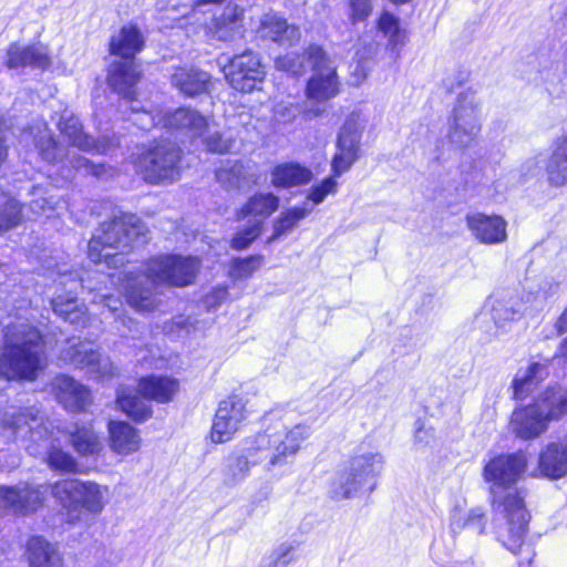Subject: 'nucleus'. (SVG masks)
Returning a JSON list of instances; mask_svg holds the SVG:
<instances>
[{
	"instance_id": "2eb2a0df",
	"label": "nucleus",
	"mask_w": 567,
	"mask_h": 567,
	"mask_svg": "<svg viewBox=\"0 0 567 567\" xmlns=\"http://www.w3.org/2000/svg\"><path fill=\"white\" fill-rule=\"evenodd\" d=\"M34 143L39 150L41 157L48 163L68 162L74 169H83L85 173L92 174L99 178L106 174V167L103 164H94L82 155L63 154L62 147L55 142L51 131L47 124L43 130L39 128V133L34 136Z\"/></svg>"
},
{
	"instance_id": "4d7b16f0",
	"label": "nucleus",
	"mask_w": 567,
	"mask_h": 567,
	"mask_svg": "<svg viewBox=\"0 0 567 567\" xmlns=\"http://www.w3.org/2000/svg\"><path fill=\"white\" fill-rule=\"evenodd\" d=\"M300 114V107L293 103H279L275 109L276 117L285 123L293 121Z\"/></svg>"
},
{
	"instance_id": "b1692460",
	"label": "nucleus",
	"mask_w": 567,
	"mask_h": 567,
	"mask_svg": "<svg viewBox=\"0 0 567 567\" xmlns=\"http://www.w3.org/2000/svg\"><path fill=\"white\" fill-rule=\"evenodd\" d=\"M165 127L179 131L189 138L202 137L208 131V122L199 112L181 107L173 113H167Z\"/></svg>"
},
{
	"instance_id": "58836bf2",
	"label": "nucleus",
	"mask_w": 567,
	"mask_h": 567,
	"mask_svg": "<svg viewBox=\"0 0 567 567\" xmlns=\"http://www.w3.org/2000/svg\"><path fill=\"white\" fill-rule=\"evenodd\" d=\"M312 210V206L308 202L301 207H291L280 213V215L272 223V235L268 238L267 243H274L280 237L291 233L298 223L308 216Z\"/></svg>"
},
{
	"instance_id": "37998d69",
	"label": "nucleus",
	"mask_w": 567,
	"mask_h": 567,
	"mask_svg": "<svg viewBox=\"0 0 567 567\" xmlns=\"http://www.w3.org/2000/svg\"><path fill=\"white\" fill-rule=\"evenodd\" d=\"M116 402L127 416L137 422H143L152 415L151 405L126 388L118 390Z\"/></svg>"
},
{
	"instance_id": "f03ea898",
	"label": "nucleus",
	"mask_w": 567,
	"mask_h": 567,
	"mask_svg": "<svg viewBox=\"0 0 567 567\" xmlns=\"http://www.w3.org/2000/svg\"><path fill=\"white\" fill-rule=\"evenodd\" d=\"M311 430L306 424L288 429L286 423L277 420L264 432L258 433L241 452L231 453L224 467V481L237 484L245 480L251 465L267 462L268 468L280 466L297 454L300 445L310 436Z\"/></svg>"
},
{
	"instance_id": "49530a36",
	"label": "nucleus",
	"mask_w": 567,
	"mask_h": 567,
	"mask_svg": "<svg viewBox=\"0 0 567 567\" xmlns=\"http://www.w3.org/2000/svg\"><path fill=\"white\" fill-rule=\"evenodd\" d=\"M262 259L260 255L234 259L229 270L230 277L235 280L249 278L261 267Z\"/></svg>"
},
{
	"instance_id": "c9c22d12",
	"label": "nucleus",
	"mask_w": 567,
	"mask_h": 567,
	"mask_svg": "<svg viewBox=\"0 0 567 567\" xmlns=\"http://www.w3.org/2000/svg\"><path fill=\"white\" fill-rule=\"evenodd\" d=\"M271 184L278 188H291L308 184L312 173L298 163H284L275 166L270 173Z\"/></svg>"
},
{
	"instance_id": "4be33fe9",
	"label": "nucleus",
	"mask_w": 567,
	"mask_h": 567,
	"mask_svg": "<svg viewBox=\"0 0 567 567\" xmlns=\"http://www.w3.org/2000/svg\"><path fill=\"white\" fill-rule=\"evenodd\" d=\"M513 433L523 440H533L544 434L548 429V421L537 405L528 404L516 408L511 417Z\"/></svg>"
},
{
	"instance_id": "f704fd0d",
	"label": "nucleus",
	"mask_w": 567,
	"mask_h": 567,
	"mask_svg": "<svg viewBox=\"0 0 567 567\" xmlns=\"http://www.w3.org/2000/svg\"><path fill=\"white\" fill-rule=\"evenodd\" d=\"M534 404L542 410L548 423L559 420L567 414V390L557 384L548 386Z\"/></svg>"
},
{
	"instance_id": "f8f14e48",
	"label": "nucleus",
	"mask_w": 567,
	"mask_h": 567,
	"mask_svg": "<svg viewBox=\"0 0 567 567\" xmlns=\"http://www.w3.org/2000/svg\"><path fill=\"white\" fill-rule=\"evenodd\" d=\"M60 359L75 368L85 370L86 374L95 380H102L113 374L114 367L109 358H104L87 341H68L61 351Z\"/></svg>"
},
{
	"instance_id": "1a4fd4ad",
	"label": "nucleus",
	"mask_w": 567,
	"mask_h": 567,
	"mask_svg": "<svg viewBox=\"0 0 567 567\" xmlns=\"http://www.w3.org/2000/svg\"><path fill=\"white\" fill-rule=\"evenodd\" d=\"M482 130L481 103L475 93L461 92L447 120V138L456 148L472 147Z\"/></svg>"
},
{
	"instance_id": "39448f33",
	"label": "nucleus",
	"mask_w": 567,
	"mask_h": 567,
	"mask_svg": "<svg viewBox=\"0 0 567 567\" xmlns=\"http://www.w3.org/2000/svg\"><path fill=\"white\" fill-rule=\"evenodd\" d=\"M144 223L133 214H121L103 221L93 234L87 255L94 264L104 261L117 268L125 264L124 250L147 243Z\"/></svg>"
},
{
	"instance_id": "774afa93",
	"label": "nucleus",
	"mask_w": 567,
	"mask_h": 567,
	"mask_svg": "<svg viewBox=\"0 0 567 567\" xmlns=\"http://www.w3.org/2000/svg\"><path fill=\"white\" fill-rule=\"evenodd\" d=\"M443 84L444 86L446 87V90L449 91H452L454 89V83L453 82H450V78H446L444 81H443Z\"/></svg>"
},
{
	"instance_id": "9b49d317",
	"label": "nucleus",
	"mask_w": 567,
	"mask_h": 567,
	"mask_svg": "<svg viewBox=\"0 0 567 567\" xmlns=\"http://www.w3.org/2000/svg\"><path fill=\"white\" fill-rule=\"evenodd\" d=\"M181 148L167 141L142 153L137 159V169L151 184L174 182L179 177Z\"/></svg>"
},
{
	"instance_id": "13d9d810",
	"label": "nucleus",
	"mask_w": 567,
	"mask_h": 567,
	"mask_svg": "<svg viewBox=\"0 0 567 567\" xmlns=\"http://www.w3.org/2000/svg\"><path fill=\"white\" fill-rule=\"evenodd\" d=\"M468 523V511H462L461 508H455L451 514V523L450 527L454 535L461 533L463 529L467 528Z\"/></svg>"
},
{
	"instance_id": "7ed1b4c3",
	"label": "nucleus",
	"mask_w": 567,
	"mask_h": 567,
	"mask_svg": "<svg viewBox=\"0 0 567 567\" xmlns=\"http://www.w3.org/2000/svg\"><path fill=\"white\" fill-rule=\"evenodd\" d=\"M31 440L25 446L29 454L43 456L48 466L60 473H75V458L63 451L58 439L52 436L39 409L8 408L0 411V440L3 443H17Z\"/></svg>"
},
{
	"instance_id": "0eeeda50",
	"label": "nucleus",
	"mask_w": 567,
	"mask_h": 567,
	"mask_svg": "<svg viewBox=\"0 0 567 567\" xmlns=\"http://www.w3.org/2000/svg\"><path fill=\"white\" fill-rule=\"evenodd\" d=\"M307 63L312 75L306 86L305 113L312 118L322 115L326 111L324 103L339 94L340 82L333 61L321 47L309 48Z\"/></svg>"
},
{
	"instance_id": "20e7f679",
	"label": "nucleus",
	"mask_w": 567,
	"mask_h": 567,
	"mask_svg": "<svg viewBox=\"0 0 567 567\" xmlns=\"http://www.w3.org/2000/svg\"><path fill=\"white\" fill-rule=\"evenodd\" d=\"M41 339L39 330L27 323L8 326L0 355V378L35 380L45 365Z\"/></svg>"
},
{
	"instance_id": "de8ad7c7",
	"label": "nucleus",
	"mask_w": 567,
	"mask_h": 567,
	"mask_svg": "<svg viewBox=\"0 0 567 567\" xmlns=\"http://www.w3.org/2000/svg\"><path fill=\"white\" fill-rule=\"evenodd\" d=\"M21 221V205L18 200L10 198L0 205V233L18 226Z\"/></svg>"
},
{
	"instance_id": "f3484780",
	"label": "nucleus",
	"mask_w": 567,
	"mask_h": 567,
	"mask_svg": "<svg viewBox=\"0 0 567 567\" xmlns=\"http://www.w3.org/2000/svg\"><path fill=\"white\" fill-rule=\"evenodd\" d=\"M58 128L62 137L71 146L83 152L106 154L117 145L114 138L110 140L104 136L99 141H94L91 136L84 134L79 118L68 109L62 112L58 122Z\"/></svg>"
},
{
	"instance_id": "cd10ccee",
	"label": "nucleus",
	"mask_w": 567,
	"mask_h": 567,
	"mask_svg": "<svg viewBox=\"0 0 567 567\" xmlns=\"http://www.w3.org/2000/svg\"><path fill=\"white\" fill-rule=\"evenodd\" d=\"M145 282L143 279H134L126 285L125 297L127 303L138 312H152L158 306V299L154 291V286L147 277Z\"/></svg>"
},
{
	"instance_id": "8fccbe9b",
	"label": "nucleus",
	"mask_w": 567,
	"mask_h": 567,
	"mask_svg": "<svg viewBox=\"0 0 567 567\" xmlns=\"http://www.w3.org/2000/svg\"><path fill=\"white\" fill-rule=\"evenodd\" d=\"M207 136L204 138V144L206 148L212 153H227L234 147L235 141L231 137L224 136L219 132H210L208 127Z\"/></svg>"
},
{
	"instance_id": "dca6fc26",
	"label": "nucleus",
	"mask_w": 567,
	"mask_h": 567,
	"mask_svg": "<svg viewBox=\"0 0 567 567\" xmlns=\"http://www.w3.org/2000/svg\"><path fill=\"white\" fill-rule=\"evenodd\" d=\"M362 128L363 125L360 115L351 113L341 127L337 141L338 151L332 159L334 176H340L349 171L357 161Z\"/></svg>"
},
{
	"instance_id": "603ef678",
	"label": "nucleus",
	"mask_w": 567,
	"mask_h": 567,
	"mask_svg": "<svg viewBox=\"0 0 567 567\" xmlns=\"http://www.w3.org/2000/svg\"><path fill=\"white\" fill-rule=\"evenodd\" d=\"M309 51V49L307 50ZM308 52H306V56L301 58L299 55L288 53L286 55L279 56L276 60V66L279 70L290 72L295 75H298L303 72V63L307 61Z\"/></svg>"
},
{
	"instance_id": "412c9836",
	"label": "nucleus",
	"mask_w": 567,
	"mask_h": 567,
	"mask_svg": "<svg viewBox=\"0 0 567 567\" xmlns=\"http://www.w3.org/2000/svg\"><path fill=\"white\" fill-rule=\"evenodd\" d=\"M536 296L506 293L496 298L492 306V318L497 329L505 328L506 323L519 320L532 308Z\"/></svg>"
},
{
	"instance_id": "c03bdc74",
	"label": "nucleus",
	"mask_w": 567,
	"mask_h": 567,
	"mask_svg": "<svg viewBox=\"0 0 567 567\" xmlns=\"http://www.w3.org/2000/svg\"><path fill=\"white\" fill-rule=\"evenodd\" d=\"M379 30L388 38V47L392 52L399 53L406 43V33L400 27L399 19L389 12L381 14Z\"/></svg>"
},
{
	"instance_id": "6ab92c4d",
	"label": "nucleus",
	"mask_w": 567,
	"mask_h": 567,
	"mask_svg": "<svg viewBox=\"0 0 567 567\" xmlns=\"http://www.w3.org/2000/svg\"><path fill=\"white\" fill-rule=\"evenodd\" d=\"M472 236L484 245H499L507 240V221L498 215L472 213L465 218Z\"/></svg>"
},
{
	"instance_id": "72a5a7b5",
	"label": "nucleus",
	"mask_w": 567,
	"mask_h": 567,
	"mask_svg": "<svg viewBox=\"0 0 567 567\" xmlns=\"http://www.w3.org/2000/svg\"><path fill=\"white\" fill-rule=\"evenodd\" d=\"M179 389L176 379L150 375L140 380L138 392L145 398L159 403L169 402Z\"/></svg>"
},
{
	"instance_id": "864d4df0",
	"label": "nucleus",
	"mask_w": 567,
	"mask_h": 567,
	"mask_svg": "<svg viewBox=\"0 0 567 567\" xmlns=\"http://www.w3.org/2000/svg\"><path fill=\"white\" fill-rule=\"evenodd\" d=\"M261 233L259 224H251L249 227L236 234L231 239V247L237 250L246 249Z\"/></svg>"
},
{
	"instance_id": "9d476101",
	"label": "nucleus",
	"mask_w": 567,
	"mask_h": 567,
	"mask_svg": "<svg viewBox=\"0 0 567 567\" xmlns=\"http://www.w3.org/2000/svg\"><path fill=\"white\" fill-rule=\"evenodd\" d=\"M202 262L196 257L181 255H159L151 258L143 274L153 284L186 287L194 282Z\"/></svg>"
},
{
	"instance_id": "ddd939ff",
	"label": "nucleus",
	"mask_w": 567,
	"mask_h": 567,
	"mask_svg": "<svg viewBox=\"0 0 567 567\" xmlns=\"http://www.w3.org/2000/svg\"><path fill=\"white\" fill-rule=\"evenodd\" d=\"M223 71L230 86L244 93L254 91L266 74L259 56L251 50H246L228 59Z\"/></svg>"
},
{
	"instance_id": "0e129e2a",
	"label": "nucleus",
	"mask_w": 567,
	"mask_h": 567,
	"mask_svg": "<svg viewBox=\"0 0 567 567\" xmlns=\"http://www.w3.org/2000/svg\"><path fill=\"white\" fill-rule=\"evenodd\" d=\"M556 329H557L558 333H564L567 331V308L558 318V320L556 322Z\"/></svg>"
},
{
	"instance_id": "6e6d98bb",
	"label": "nucleus",
	"mask_w": 567,
	"mask_h": 567,
	"mask_svg": "<svg viewBox=\"0 0 567 567\" xmlns=\"http://www.w3.org/2000/svg\"><path fill=\"white\" fill-rule=\"evenodd\" d=\"M59 204V200L53 197H39L30 203V209L35 216L45 215L49 217Z\"/></svg>"
},
{
	"instance_id": "a18cd8bd",
	"label": "nucleus",
	"mask_w": 567,
	"mask_h": 567,
	"mask_svg": "<svg viewBox=\"0 0 567 567\" xmlns=\"http://www.w3.org/2000/svg\"><path fill=\"white\" fill-rule=\"evenodd\" d=\"M216 179L225 189H239L247 184V169L240 162H227L216 171Z\"/></svg>"
},
{
	"instance_id": "052dcab7",
	"label": "nucleus",
	"mask_w": 567,
	"mask_h": 567,
	"mask_svg": "<svg viewBox=\"0 0 567 567\" xmlns=\"http://www.w3.org/2000/svg\"><path fill=\"white\" fill-rule=\"evenodd\" d=\"M484 514L481 508H474L468 511V523L467 529L474 534L482 535L484 533Z\"/></svg>"
},
{
	"instance_id": "f257e3e1",
	"label": "nucleus",
	"mask_w": 567,
	"mask_h": 567,
	"mask_svg": "<svg viewBox=\"0 0 567 567\" xmlns=\"http://www.w3.org/2000/svg\"><path fill=\"white\" fill-rule=\"evenodd\" d=\"M526 466L527 457L523 452L502 454L486 463L483 476L491 483L497 539L513 554L526 553L529 564L534 553L528 547L523 548L529 516L515 488Z\"/></svg>"
},
{
	"instance_id": "c85d7f7f",
	"label": "nucleus",
	"mask_w": 567,
	"mask_h": 567,
	"mask_svg": "<svg viewBox=\"0 0 567 567\" xmlns=\"http://www.w3.org/2000/svg\"><path fill=\"white\" fill-rule=\"evenodd\" d=\"M110 447L120 455H130L141 447V436L136 429L123 421L109 423Z\"/></svg>"
},
{
	"instance_id": "e433bc0d",
	"label": "nucleus",
	"mask_w": 567,
	"mask_h": 567,
	"mask_svg": "<svg viewBox=\"0 0 567 567\" xmlns=\"http://www.w3.org/2000/svg\"><path fill=\"white\" fill-rule=\"evenodd\" d=\"M74 451L82 456H93L102 451V442L91 424H75L68 430Z\"/></svg>"
},
{
	"instance_id": "7c9ffc66",
	"label": "nucleus",
	"mask_w": 567,
	"mask_h": 567,
	"mask_svg": "<svg viewBox=\"0 0 567 567\" xmlns=\"http://www.w3.org/2000/svg\"><path fill=\"white\" fill-rule=\"evenodd\" d=\"M29 567H63V558L55 545L33 536L27 545Z\"/></svg>"
},
{
	"instance_id": "c756f323",
	"label": "nucleus",
	"mask_w": 567,
	"mask_h": 567,
	"mask_svg": "<svg viewBox=\"0 0 567 567\" xmlns=\"http://www.w3.org/2000/svg\"><path fill=\"white\" fill-rule=\"evenodd\" d=\"M144 47V37L134 24H127L111 38L110 51L122 59L135 60V55Z\"/></svg>"
},
{
	"instance_id": "a878e982",
	"label": "nucleus",
	"mask_w": 567,
	"mask_h": 567,
	"mask_svg": "<svg viewBox=\"0 0 567 567\" xmlns=\"http://www.w3.org/2000/svg\"><path fill=\"white\" fill-rule=\"evenodd\" d=\"M50 63L51 60L48 50L41 44L22 47L13 43L9 47L7 52L6 64L10 69L24 66L45 69Z\"/></svg>"
},
{
	"instance_id": "393cba45",
	"label": "nucleus",
	"mask_w": 567,
	"mask_h": 567,
	"mask_svg": "<svg viewBox=\"0 0 567 567\" xmlns=\"http://www.w3.org/2000/svg\"><path fill=\"white\" fill-rule=\"evenodd\" d=\"M538 468L546 477L557 480L567 473V437L551 442L540 452Z\"/></svg>"
},
{
	"instance_id": "a19ab883",
	"label": "nucleus",
	"mask_w": 567,
	"mask_h": 567,
	"mask_svg": "<svg viewBox=\"0 0 567 567\" xmlns=\"http://www.w3.org/2000/svg\"><path fill=\"white\" fill-rule=\"evenodd\" d=\"M241 14L243 10L238 6L231 2L228 3L224 13L215 20L218 40L230 41L236 37H241L243 31L239 23Z\"/></svg>"
},
{
	"instance_id": "338daca9",
	"label": "nucleus",
	"mask_w": 567,
	"mask_h": 567,
	"mask_svg": "<svg viewBox=\"0 0 567 567\" xmlns=\"http://www.w3.org/2000/svg\"><path fill=\"white\" fill-rule=\"evenodd\" d=\"M259 567H281L274 558L262 561Z\"/></svg>"
},
{
	"instance_id": "3c124183",
	"label": "nucleus",
	"mask_w": 567,
	"mask_h": 567,
	"mask_svg": "<svg viewBox=\"0 0 567 567\" xmlns=\"http://www.w3.org/2000/svg\"><path fill=\"white\" fill-rule=\"evenodd\" d=\"M338 183L333 177L323 179L319 185L312 186L308 195V200L313 205L321 204L329 194H334Z\"/></svg>"
},
{
	"instance_id": "473e14b6",
	"label": "nucleus",
	"mask_w": 567,
	"mask_h": 567,
	"mask_svg": "<svg viewBox=\"0 0 567 567\" xmlns=\"http://www.w3.org/2000/svg\"><path fill=\"white\" fill-rule=\"evenodd\" d=\"M260 32L264 38L275 42L293 45L300 40V31L293 24H288L285 19L277 14H266L261 20Z\"/></svg>"
},
{
	"instance_id": "09e8293b",
	"label": "nucleus",
	"mask_w": 567,
	"mask_h": 567,
	"mask_svg": "<svg viewBox=\"0 0 567 567\" xmlns=\"http://www.w3.org/2000/svg\"><path fill=\"white\" fill-rule=\"evenodd\" d=\"M132 122L141 130L148 131L158 125H163L165 127L164 118H166L167 114H162L159 112L153 113L148 111H138L136 107H132Z\"/></svg>"
},
{
	"instance_id": "e2e57ef3",
	"label": "nucleus",
	"mask_w": 567,
	"mask_h": 567,
	"mask_svg": "<svg viewBox=\"0 0 567 567\" xmlns=\"http://www.w3.org/2000/svg\"><path fill=\"white\" fill-rule=\"evenodd\" d=\"M102 301L104 306L112 312L115 313L120 307L122 306V302L120 299H115L111 296H103Z\"/></svg>"
},
{
	"instance_id": "79ce46f5",
	"label": "nucleus",
	"mask_w": 567,
	"mask_h": 567,
	"mask_svg": "<svg viewBox=\"0 0 567 567\" xmlns=\"http://www.w3.org/2000/svg\"><path fill=\"white\" fill-rule=\"evenodd\" d=\"M53 311L72 324L85 326L89 321L86 307L75 298L56 296L52 299Z\"/></svg>"
},
{
	"instance_id": "680f3d73",
	"label": "nucleus",
	"mask_w": 567,
	"mask_h": 567,
	"mask_svg": "<svg viewBox=\"0 0 567 567\" xmlns=\"http://www.w3.org/2000/svg\"><path fill=\"white\" fill-rule=\"evenodd\" d=\"M371 11L370 2H351V18L353 22L364 20L370 16Z\"/></svg>"
},
{
	"instance_id": "5701e85b",
	"label": "nucleus",
	"mask_w": 567,
	"mask_h": 567,
	"mask_svg": "<svg viewBox=\"0 0 567 567\" xmlns=\"http://www.w3.org/2000/svg\"><path fill=\"white\" fill-rule=\"evenodd\" d=\"M141 69L135 60L122 59L110 65L107 74L109 85L127 102L134 101V86L141 79Z\"/></svg>"
},
{
	"instance_id": "4468645a",
	"label": "nucleus",
	"mask_w": 567,
	"mask_h": 567,
	"mask_svg": "<svg viewBox=\"0 0 567 567\" xmlns=\"http://www.w3.org/2000/svg\"><path fill=\"white\" fill-rule=\"evenodd\" d=\"M247 417L246 402L231 395L223 400L216 410L210 429V441L214 444L229 442L240 430Z\"/></svg>"
},
{
	"instance_id": "69168bd1",
	"label": "nucleus",
	"mask_w": 567,
	"mask_h": 567,
	"mask_svg": "<svg viewBox=\"0 0 567 567\" xmlns=\"http://www.w3.org/2000/svg\"><path fill=\"white\" fill-rule=\"evenodd\" d=\"M555 355L567 361V338L559 344Z\"/></svg>"
},
{
	"instance_id": "bf43d9fd",
	"label": "nucleus",
	"mask_w": 567,
	"mask_h": 567,
	"mask_svg": "<svg viewBox=\"0 0 567 567\" xmlns=\"http://www.w3.org/2000/svg\"><path fill=\"white\" fill-rule=\"evenodd\" d=\"M228 297V290L225 286H218L213 288L206 296H205V305L207 308H216L218 307L223 301H225Z\"/></svg>"
},
{
	"instance_id": "aec40b11",
	"label": "nucleus",
	"mask_w": 567,
	"mask_h": 567,
	"mask_svg": "<svg viewBox=\"0 0 567 567\" xmlns=\"http://www.w3.org/2000/svg\"><path fill=\"white\" fill-rule=\"evenodd\" d=\"M51 388L59 403L71 412L84 411L92 403L90 390L66 374L55 377Z\"/></svg>"
},
{
	"instance_id": "bb28decb",
	"label": "nucleus",
	"mask_w": 567,
	"mask_h": 567,
	"mask_svg": "<svg viewBox=\"0 0 567 567\" xmlns=\"http://www.w3.org/2000/svg\"><path fill=\"white\" fill-rule=\"evenodd\" d=\"M172 84L186 96H196L209 92L210 75L196 68H176L172 74Z\"/></svg>"
},
{
	"instance_id": "4c0bfd02",
	"label": "nucleus",
	"mask_w": 567,
	"mask_h": 567,
	"mask_svg": "<svg viewBox=\"0 0 567 567\" xmlns=\"http://www.w3.org/2000/svg\"><path fill=\"white\" fill-rule=\"evenodd\" d=\"M548 375V367L544 363L534 362L525 371H519L514 381L513 396L515 400H524L527 395Z\"/></svg>"
},
{
	"instance_id": "423d86ee",
	"label": "nucleus",
	"mask_w": 567,
	"mask_h": 567,
	"mask_svg": "<svg viewBox=\"0 0 567 567\" xmlns=\"http://www.w3.org/2000/svg\"><path fill=\"white\" fill-rule=\"evenodd\" d=\"M51 493L65 511L68 523L76 525L102 513L109 487L93 481L62 480L52 485Z\"/></svg>"
},
{
	"instance_id": "2f4dec72",
	"label": "nucleus",
	"mask_w": 567,
	"mask_h": 567,
	"mask_svg": "<svg viewBox=\"0 0 567 567\" xmlns=\"http://www.w3.org/2000/svg\"><path fill=\"white\" fill-rule=\"evenodd\" d=\"M279 207V197L272 193H258L251 196L239 209L237 217L244 219L251 217L254 223L262 228L264 221Z\"/></svg>"
},
{
	"instance_id": "5fc2aeb1",
	"label": "nucleus",
	"mask_w": 567,
	"mask_h": 567,
	"mask_svg": "<svg viewBox=\"0 0 567 567\" xmlns=\"http://www.w3.org/2000/svg\"><path fill=\"white\" fill-rule=\"evenodd\" d=\"M297 545L295 543H282L272 553L274 558L281 567H287L296 559Z\"/></svg>"
},
{
	"instance_id": "ea45409f",
	"label": "nucleus",
	"mask_w": 567,
	"mask_h": 567,
	"mask_svg": "<svg viewBox=\"0 0 567 567\" xmlns=\"http://www.w3.org/2000/svg\"><path fill=\"white\" fill-rule=\"evenodd\" d=\"M546 171L551 185L559 187L567 184V135L557 140Z\"/></svg>"
},
{
	"instance_id": "a211bd4d",
	"label": "nucleus",
	"mask_w": 567,
	"mask_h": 567,
	"mask_svg": "<svg viewBox=\"0 0 567 567\" xmlns=\"http://www.w3.org/2000/svg\"><path fill=\"white\" fill-rule=\"evenodd\" d=\"M47 489L20 483L16 486H0V508L11 509L17 514L35 512L43 503Z\"/></svg>"
},
{
	"instance_id": "6e6552de",
	"label": "nucleus",
	"mask_w": 567,
	"mask_h": 567,
	"mask_svg": "<svg viewBox=\"0 0 567 567\" xmlns=\"http://www.w3.org/2000/svg\"><path fill=\"white\" fill-rule=\"evenodd\" d=\"M383 464L380 453L368 452L351 457L336 472L330 486L331 497L340 501L354 497L363 489L372 492Z\"/></svg>"
}]
</instances>
